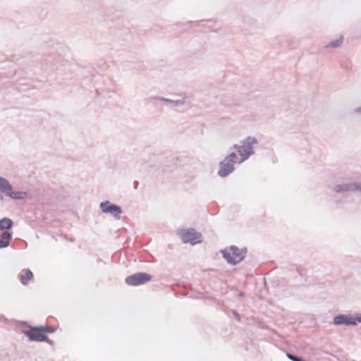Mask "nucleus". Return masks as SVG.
Segmentation results:
<instances>
[{"label":"nucleus","instance_id":"f257e3e1","mask_svg":"<svg viewBox=\"0 0 361 361\" xmlns=\"http://www.w3.org/2000/svg\"><path fill=\"white\" fill-rule=\"evenodd\" d=\"M17 323V327H28L30 329H23L21 332L28 338V334L32 333L34 334H53L56 331V328L51 326L48 325H41V326H32L28 324L27 322L25 321H16Z\"/></svg>","mask_w":361,"mask_h":361},{"label":"nucleus","instance_id":"7ed1b4c3","mask_svg":"<svg viewBox=\"0 0 361 361\" xmlns=\"http://www.w3.org/2000/svg\"><path fill=\"white\" fill-rule=\"evenodd\" d=\"M358 323H361V313L354 314H339L336 315L333 319V324L335 326H355Z\"/></svg>","mask_w":361,"mask_h":361},{"label":"nucleus","instance_id":"2eb2a0df","mask_svg":"<svg viewBox=\"0 0 361 361\" xmlns=\"http://www.w3.org/2000/svg\"><path fill=\"white\" fill-rule=\"evenodd\" d=\"M226 161H228L233 164H235L236 163L239 164L240 158L237 156V154L235 152H231L229 154H228L226 157Z\"/></svg>","mask_w":361,"mask_h":361},{"label":"nucleus","instance_id":"cd10ccee","mask_svg":"<svg viewBox=\"0 0 361 361\" xmlns=\"http://www.w3.org/2000/svg\"><path fill=\"white\" fill-rule=\"evenodd\" d=\"M244 295H245V293L243 291H239L237 294V296H238L240 298H243V297H244Z\"/></svg>","mask_w":361,"mask_h":361},{"label":"nucleus","instance_id":"1a4fd4ad","mask_svg":"<svg viewBox=\"0 0 361 361\" xmlns=\"http://www.w3.org/2000/svg\"><path fill=\"white\" fill-rule=\"evenodd\" d=\"M28 340L32 342H46L50 345H54V342L49 339L46 334H34L32 333L28 334Z\"/></svg>","mask_w":361,"mask_h":361},{"label":"nucleus","instance_id":"20e7f679","mask_svg":"<svg viewBox=\"0 0 361 361\" xmlns=\"http://www.w3.org/2000/svg\"><path fill=\"white\" fill-rule=\"evenodd\" d=\"M178 235L183 243H189L191 245H195L201 243L202 234L197 232L195 228L181 229L178 231Z\"/></svg>","mask_w":361,"mask_h":361},{"label":"nucleus","instance_id":"ddd939ff","mask_svg":"<svg viewBox=\"0 0 361 361\" xmlns=\"http://www.w3.org/2000/svg\"><path fill=\"white\" fill-rule=\"evenodd\" d=\"M13 226V221L7 217L0 219V231L10 230Z\"/></svg>","mask_w":361,"mask_h":361},{"label":"nucleus","instance_id":"5701e85b","mask_svg":"<svg viewBox=\"0 0 361 361\" xmlns=\"http://www.w3.org/2000/svg\"><path fill=\"white\" fill-rule=\"evenodd\" d=\"M173 102H172V104L175 106H179V105H183L184 104V102L182 101V100H173Z\"/></svg>","mask_w":361,"mask_h":361},{"label":"nucleus","instance_id":"f8f14e48","mask_svg":"<svg viewBox=\"0 0 361 361\" xmlns=\"http://www.w3.org/2000/svg\"><path fill=\"white\" fill-rule=\"evenodd\" d=\"M12 238V233L9 231H4L0 235V249L6 248L10 245Z\"/></svg>","mask_w":361,"mask_h":361},{"label":"nucleus","instance_id":"b1692460","mask_svg":"<svg viewBox=\"0 0 361 361\" xmlns=\"http://www.w3.org/2000/svg\"><path fill=\"white\" fill-rule=\"evenodd\" d=\"M232 314L238 321H240V315L236 310H233Z\"/></svg>","mask_w":361,"mask_h":361},{"label":"nucleus","instance_id":"412c9836","mask_svg":"<svg viewBox=\"0 0 361 361\" xmlns=\"http://www.w3.org/2000/svg\"><path fill=\"white\" fill-rule=\"evenodd\" d=\"M296 271L298 272L300 277H304L307 273L306 269L301 267H297Z\"/></svg>","mask_w":361,"mask_h":361},{"label":"nucleus","instance_id":"9b49d317","mask_svg":"<svg viewBox=\"0 0 361 361\" xmlns=\"http://www.w3.org/2000/svg\"><path fill=\"white\" fill-rule=\"evenodd\" d=\"M28 193L25 191H13V187L9 190L7 197L14 200H23L27 196Z\"/></svg>","mask_w":361,"mask_h":361},{"label":"nucleus","instance_id":"dca6fc26","mask_svg":"<svg viewBox=\"0 0 361 361\" xmlns=\"http://www.w3.org/2000/svg\"><path fill=\"white\" fill-rule=\"evenodd\" d=\"M343 41V37L341 36L338 39H336L332 42H331L329 44L326 45V47H332V48H338L341 47Z\"/></svg>","mask_w":361,"mask_h":361},{"label":"nucleus","instance_id":"9d476101","mask_svg":"<svg viewBox=\"0 0 361 361\" xmlns=\"http://www.w3.org/2000/svg\"><path fill=\"white\" fill-rule=\"evenodd\" d=\"M12 185L9 182V180L2 176H0V192L6 196L9 190L12 188ZM4 196L1 195L0 200H3Z\"/></svg>","mask_w":361,"mask_h":361},{"label":"nucleus","instance_id":"393cba45","mask_svg":"<svg viewBox=\"0 0 361 361\" xmlns=\"http://www.w3.org/2000/svg\"><path fill=\"white\" fill-rule=\"evenodd\" d=\"M240 251L243 256H245L246 253L247 252V248L246 247H245L242 249H240Z\"/></svg>","mask_w":361,"mask_h":361},{"label":"nucleus","instance_id":"39448f33","mask_svg":"<svg viewBox=\"0 0 361 361\" xmlns=\"http://www.w3.org/2000/svg\"><path fill=\"white\" fill-rule=\"evenodd\" d=\"M152 279V275L145 272H137L132 275L128 276L125 279V282L128 286H137L143 285Z\"/></svg>","mask_w":361,"mask_h":361},{"label":"nucleus","instance_id":"f03ea898","mask_svg":"<svg viewBox=\"0 0 361 361\" xmlns=\"http://www.w3.org/2000/svg\"><path fill=\"white\" fill-rule=\"evenodd\" d=\"M220 252L227 263L233 266L237 265L245 258V256L241 255L240 249L235 245H231Z\"/></svg>","mask_w":361,"mask_h":361},{"label":"nucleus","instance_id":"c85d7f7f","mask_svg":"<svg viewBox=\"0 0 361 361\" xmlns=\"http://www.w3.org/2000/svg\"><path fill=\"white\" fill-rule=\"evenodd\" d=\"M355 112L361 113V106L355 109Z\"/></svg>","mask_w":361,"mask_h":361},{"label":"nucleus","instance_id":"4be33fe9","mask_svg":"<svg viewBox=\"0 0 361 361\" xmlns=\"http://www.w3.org/2000/svg\"><path fill=\"white\" fill-rule=\"evenodd\" d=\"M247 153L245 154V158H249L251 155L254 154L255 151L252 148V147H245Z\"/></svg>","mask_w":361,"mask_h":361},{"label":"nucleus","instance_id":"0eeeda50","mask_svg":"<svg viewBox=\"0 0 361 361\" xmlns=\"http://www.w3.org/2000/svg\"><path fill=\"white\" fill-rule=\"evenodd\" d=\"M333 190L336 193H344L346 192H361V182L360 183H344L341 184L335 185Z\"/></svg>","mask_w":361,"mask_h":361},{"label":"nucleus","instance_id":"a211bd4d","mask_svg":"<svg viewBox=\"0 0 361 361\" xmlns=\"http://www.w3.org/2000/svg\"><path fill=\"white\" fill-rule=\"evenodd\" d=\"M245 153H247L245 146L243 144L241 149L238 150V154L240 156L239 164H241L247 159V158H245Z\"/></svg>","mask_w":361,"mask_h":361},{"label":"nucleus","instance_id":"a878e982","mask_svg":"<svg viewBox=\"0 0 361 361\" xmlns=\"http://www.w3.org/2000/svg\"><path fill=\"white\" fill-rule=\"evenodd\" d=\"M241 148H242V146L238 145L236 144L233 145V147H231V149H237V151L240 150Z\"/></svg>","mask_w":361,"mask_h":361},{"label":"nucleus","instance_id":"6ab92c4d","mask_svg":"<svg viewBox=\"0 0 361 361\" xmlns=\"http://www.w3.org/2000/svg\"><path fill=\"white\" fill-rule=\"evenodd\" d=\"M152 99L161 101V102H164L167 104L168 103L172 104V102H173L172 99L164 98L161 97H152Z\"/></svg>","mask_w":361,"mask_h":361},{"label":"nucleus","instance_id":"aec40b11","mask_svg":"<svg viewBox=\"0 0 361 361\" xmlns=\"http://www.w3.org/2000/svg\"><path fill=\"white\" fill-rule=\"evenodd\" d=\"M54 56L52 55L47 56L42 59L43 62L47 64H51L54 61Z\"/></svg>","mask_w":361,"mask_h":361},{"label":"nucleus","instance_id":"bb28decb","mask_svg":"<svg viewBox=\"0 0 361 361\" xmlns=\"http://www.w3.org/2000/svg\"><path fill=\"white\" fill-rule=\"evenodd\" d=\"M138 185H139V182L137 180H135L133 182V188H134V189H135V190L137 189Z\"/></svg>","mask_w":361,"mask_h":361},{"label":"nucleus","instance_id":"f3484780","mask_svg":"<svg viewBox=\"0 0 361 361\" xmlns=\"http://www.w3.org/2000/svg\"><path fill=\"white\" fill-rule=\"evenodd\" d=\"M257 143V140L254 137H247L243 142V144L245 147H252L253 145Z\"/></svg>","mask_w":361,"mask_h":361},{"label":"nucleus","instance_id":"c756f323","mask_svg":"<svg viewBox=\"0 0 361 361\" xmlns=\"http://www.w3.org/2000/svg\"><path fill=\"white\" fill-rule=\"evenodd\" d=\"M191 23H192V22H191V21H188V22L186 23V24H188V25H190Z\"/></svg>","mask_w":361,"mask_h":361},{"label":"nucleus","instance_id":"6e6552de","mask_svg":"<svg viewBox=\"0 0 361 361\" xmlns=\"http://www.w3.org/2000/svg\"><path fill=\"white\" fill-rule=\"evenodd\" d=\"M235 170L234 164L228 161L224 160L219 162V169L217 172L219 176L225 178L232 173Z\"/></svg>","mask_w":361,"mask_h":361},{"label":"nucleus","instance_id":"423d86ee","mask_svg":"<svg viewBox=\"0 0 361 361\" xmlns=\"http://www.w3.org/2000/svg\"><path fill=\"white\" fill-rule=\"evenodd\" d=\"M99 208L102 213L111 214L116 220H119L121 218L122 208L119 205L111 202L109 200L100 202Z\"/></svg>","mask_w":361,"mask_h":361},{"label":"nucleus","instance_id":"4468645a","mask_svg":"<svg viewBox=\"0 0 361 361\" xmlns=\"http://www.w3.org/2000/svg\"><path fill=\"white\" fill-rule=\"evenodd\" d=\"M32 278L33 273L29 269H25V274H20V280L23 285H27L28 283V281L31 280Z\"/></svg>","mask_w":361,"mask_h":361}]
</instances>
